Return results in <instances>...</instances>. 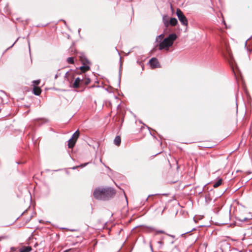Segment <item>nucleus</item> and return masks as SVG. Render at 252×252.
Returning a JSON list of instances; mask_svg holds the SVG:
<instances>
[{
    "mask_svg": "<svg viewBox=\"0 0 252 252\" xmlns=\"http://www.w3.org/2000/svg\"><path fill=\"white\" fill-rule=\"evenodd\" d=\"M115 190L111 188H98L94 191V197L98 200H106L115 194Z\"/></svg>",
    "mask_w": 252,
    "mask_h": 252,
    "instance_id": "obj_1",
    "label": "nucleus"
},
{
    "mask_svg": "<svg viewBox=\"0 0 252 252\" xmlns=\"http://www.w3.org/2000/svg\"><path fill=\"white\" fill-rule=\"evenodd\" d=\"M177 36L175 33H171L166 38H164L158 45L159 50H165L166 51L169 50V47H171L174 41L177 39Z\"/></svg>",
    "mask_w": 252,
    "mask_h": 252,
    "instance_id": "obj_2",
    "label": "nucleus"
},
{
    "mask_svg": "<svg viewBox=\"0 0 252 252\" xmlns=\"http://www.w3.org/2000/svg\"><path fill=\"white\" fill-rule=\"evenodd\" d=\"M176 14L182 25L187 27L188 25V21L182 10L180 8H177Z\"/></svg>",
    "mask_w": 252,
    "mask_h": 252,
    "instance_id": "obj_3",
    "label": "nucleus"
},
{
    "mask_svg": "<svg viewBox=\"0 0 252 252\" xmlns=\"http://www.w3.org/2000/svg\"><path fill=\"white\" fill-rule=\"evenodd\" d=\"M223 54L224 57L228 60L229 63L231 65H233L234 60L231 52L229 50L228 48H226V52L223 53Z\"/></svg>",
    "mask_w": 252,
    "mask_h": 252,
    "instance_id": "obj_4",
    "label": "nucleus"
},
{
    "mask_svg": "<svg viewBox=\"0 0 252 252\" xmlns=\"http://www.w3.org/2000/svg\"><path fill=\"white\" fill-rule=\"evenodd\" d=\"M149 63L153 68H155L159 66V63L156 58H152L150 60Z\"/></svg>",
    "mask_w": 252,
    "mask_h": 252,
    "instance_id": "obj_5",
    "label": "nucleus"
},
{
    "mask_svg": "<svg viewBox=\"0 0 252 252\" xmlns=\"http://www.w3.org/2000/svg\"><path fill=\"white\" fill-rule=\"evenodd\" d=\"M81 82L82 83V79L79 77L76 78L72 85V87L75 89L78 88Z\"/></svg>",
    "mask_w": 252,
    "mask_h": 252,
    "instance_id": "obj_6",
    "label": "nucleus"
},
{
    "mask_svg": "<svg viewBox=\"0 0 252 252\" xmlns=\"http://www.w3.org/2000/svg\"><path fill=\"white\" fill-rule=\"evenodd\" d=\"M252 235V227H249L245 230L244 236L247 237H250Z\"/></svg>",
    "mask_w": 252,
    "mask_h": 252,
    "instance_id": "obj_7",
    "label": "nucleus"
},
{
    "mask_svg": "<svg viewBox=\"0 0 252 252\" xmlns=\"http://www.w3.org/2000/svg\"><path fill=\"white\" fill-rule=\"evenodd\" d=\"M77 140H75L74 139L72 138V137L69 139L68 143V146L69 148H72L74 147L76 141Z\"/></svg>",
    "mask_w": 252,
    "mask_h": 252,
    "instance_id": "obj_8",
    "label": "nucleus"
},
{
    "mask_svg": "<svg viewBox=\"0 0 252 252\" xmlns=\"http://www.w3.org/2000/svg\"><path fill=\"white\" fill-rule=\"evenodd\" d=\"M32 250V248L30 246L23 247L20 249L19 252H30Z\"/></svg>",
    "mask_w": 252,
    "mask_h": 252,
    "instance_id": "obj_9",
    "label": "nucleus"
},
{
    "mask_svg": "<svg viewBox=\"0 0 252 252\" xmlns=\"http://www.w3.org/2000/svg\"><path fill=\"white\" fill-rule=\"evenodd\" d=\"M33 93L36 95H39L41 93V89L39 87H33Z\"/></svg>",
    "mask_w": 252,
    "mask_h": 252,
    "instance_id": "obj_10",
    "label": "nucleus"
},
{
    "mask_svg": "<svg viewBox=\"0 0 252 252\" xmlns=\"http://www.w3.org/2000/svg\"><path fill=\"white\" fill-rule=\"evenodd\" d=\"M170 24L172 26H176L178 23V21L175 18H171L169 21Z\"/></svg>",
    "mask_w": 252,
    "mask_h": 252,
    "instance_id": "obj_11",
    "label": "nucleus"
},
{
    "mask_svg": "<svg viewBox=\"0 0 252 252\" xmlns=\"http://www.w3.org/2000/svg\"><path fill=\"white\" fill-rule=\"evenodd\" d=\"M149 232L155 231L156 234H159V233H165V232L163 230H157L154 228L153 227H149Z\"/></svg>",
    "mask_w": 252,
    "mask_h": 252,
    "instance_id": "obj_12",
    "label": "nucleus"
},
{
    "mask_svg": "<svg viewBox=\"0 0 252 252\" xmlns=\"http://www.w3.org/2000/svg\"><path fill=\"white\" fill-rule=\"evenodd\" d=\"M121 138L120 136H117L115 137V138L114 139V143L116 145H117V146L120 145L121 144Z\"/></svg>",
    "mask_w": 252,
    "mask_h": 252,
    "instance_id": "obj_13",
    "label": "nucleus"
},
{
    "mask_svg": "<svg viewBox=\"0 0 252 252\" xmlns=\"http://www.w3.org/2000/svg\"><path fill=\"white\" fill-rule=\"evenodd\" d=\"M79 136V131L78 130L76 131L72 136V138L74 139L75 140H77Z\"/></svg>",
    "mask_w": 252,
    "mask_h": 252,
    "instance_id": "obj_14",
    "label": "nucleus"
},
{
    "mask_svg": "<svg viewBox=\"0 0 252 252\" xmlns=\"http://www.w3.org/2000/svg\"><path fill=\"white\" fill-rule=\"evenodd\" d=\"M91 82V80L89 78H85V79H82V83L85 85L89 84Z\"/></svg>",
    "mask_w": 252,
    "mask_h": 252,
    "instance_id": "obj_15",
    "label": "nucleus"
},
{
    "mask_svg": "<svg viewBox=\"0 0 252 252\" xmlns=\"http://www.w3.org/2000/svg\"><path fill=\"white\" fill-rule=\"evenodd\" d=\"M221 182H222V180L219 179L217 182H216L214 184L213 187L214 188L218 187L219 186H220L221 185Z\"/></svg>",
    "mask_w": 252,
    "mask_h": 252,
    "instance_id": "obj_16",
    "label": "nucleus"
},
{
    "mask_svg": "<svg viewBox=\"0 0 252 252\" xmlns=\"http://www.w3.org/2000/svg\"><path fill=\"white\" fill-rule=\"evenodd\" d=\"M80 69L83 72H85L87 70H88L90 69V67L89 66L83 65L80 67Z\"/></svg>",
    "mask_w": 252,
    "mask_h": 252,
    "instance_id": "obj_17",
    "label": "nucleus"
},
{
    "mask_svg": "<svg viewBox=\"0 0 252 252\" xmlns=\"http://www.w3.org/2000/svg\"><path fill=\"white\" fill-rule=\"evenodd\" d=\"M205 199L207 203H209L212 200L210 193H208L205 195Z\"/></svg>",
    "mask_w": 252,
    "mask_h": 252,
    "instance_id": "obj_18",
    "label": "nucleus"
},
{
    "mask_svg": "<svg viewBox=\"0 0 252 252\" xmlns=\"http://www.w3.org/2000/svg\"><path fill=\"white\" fill-rule=\"evenodd\" d=\"M164 37V35L163 34H160L156 38V41L157 42H160V41H158V40H162L163 38Z\"/></svg>",
    "mask_w": 252,
    "mask_h": 252,
    "instance_id": "obj_19",
    "label": "nucleus"
},
{
    "mask_svg": "<svg viewBox=\"0 0 252 252\" xmlns=\"http://www.w3.org/2000/svg\"><path fill=\"white\" fill-rule=\"evenodd\" d=\"M67 61L69 63H74V58L73 57H69L67 59Z\"/></svg>",
    "mask_w": 252,
    "mask_h": 252,
    "instance_id": "obj_20",
    "label": "nucleus"
},
{
    "mask_svg": "<svg viewBox=\"0 0 252 252\" xmlns=\"http://www.w3.org/2000/svg\"><path fill=\"white\" fill-rule=\"evenodd\" d=\"M88 164V163H84V164H82L80 165L79 166L73 167L72 168V169H76L78 167H84L86 166Z\"/></svg>",
    "mask_w": 252,
    "mask_h": 252,
    "instance_id": "obj_21",
    "label": "nucleus"
},
{
    "mask_svg": "<svg viewBox=\"0 0 252 252\" xmlns=\"http://www.w3.org/2000/svg\"><path fill=\"white\" fill-rule=\"evenodd\" d=\"M81 60H82V62H83V64H85V63H89V62L88 61V60L87 59H86L85 57L84 58L82 57Z\"/></svg>",
    "mask_w": 252,
    "mask_h": 252,
    "instance_id": "obj_22",
    "label": "nucleus"
},
{
    "mask_svg": "<svg viewBox=\"0 0 252 252\" xmlns=\"http://www.w3.org/2000/svg\"><path fill=\"white\" fill-rule=\"evenodd\" d=\"M158 244L159 245V248H160L162 247L163 244V242L162 241V239L158 242Z\"/></svg>",
    "mask_w": 252,
    "mask_h": 252,
    "instance_id": "obj_23",
    "label": "nucleus"
},
{
    "mask_svg": "<svg viewBox=\"0 0 252 252\" xmlns=\"http://www.w3.org/2000/svg\"><path fill=\"white\" fill-rule=\"evenodd\" d=\"M241 221H246L249 220L247 218H240L238 219Z\"/></svg>",
    "mask_w": 252,
    "mask_h": 252,
    "instance_id": "obj_24",
    "label": "nucleus"
},
{
    "mask_svg": "<svg viewBox=\"0 0 252 252\" xmlns=\"http://www.w3.org/2000/svg\"><path fill=\"white\" fill-rule=\"evenodd\" d=\"M40 83V80H34L33 81V83L35 85H38Z\"/></svg>",
    "mask_w": 252,
    "mask_h": 252,
    "instance_id": "obj_25",
    "label": "nucleus"
},
{
    "mask_svg": "<svg viewBox=\"0 0 252 252\" xmlns=\"http://www.w3.org/2000/svg\"><path fill=\"white\" fill-rule=\"evenodd\" d=\"M68 75H69V73L68 72H67L65 74V78H67L68 77Z\"/></svg>",
    "mask_w": 252,
    "mask_h": 252,
    "instance_id": "obj_26",
    "label": "nucleus"
},
{
    "mask_svg": "<svg viewBox=\"0 0 252 252\" xmlns=\"http://www.w3.org/2000/svg\"><path fill=\"white\" fill-rule=\"evenodd\" d=\"M58 77V74H56V75H55V79H57Z\"/></svg>",
    "mask_w": 252,
    "mask_h": 252,
    "instance_id": "obj_27",
    "label": "nucleus"
},
{
    "mask_svg": "<svg viewBox=\"0 0 252 252\" xmlns=\"http://www.w3.org/2000/svg\"><path fill=\"white\" fill-rule=\"evenodd\" d=\"M70 250H66L65 251H64L63 252H68V251H69Z\"/></svg>",
    "mask_w": 252,
    "mask_h": 252,
    "instance_id": "obj_28",
    "label": "nucleus"
},
{
    "mask_svg": "<svg viewBox=\"0 0 252 252\" xmlns=\"http://www.w3.org/2000/svg\"><path fill=\"white\" fill-rule=\"evenodd\" d=\"M170 236H171L172 237H174V236H173V235H170Z\"/></svg>",
    "mask_w": 252,
    "mask_h": 252,
    "instance_id": "obj_29",
    "label": "nucleus"
},
{
    "mask_svg": "<svg viewBox=\"0 0 252 252\" xmlns=\"http://www.w3.org/2000/svg\"><path fill=\"white\" fill-rule=\"evenodd\" d=\"M246 45H247V41L245 43V46H246Z\"/></svg>",
    "mask_w": 252,
    "mask_h": 252,
    "instance_id": "obj_30",
    "label": "nucleus"
},
{
    "mask_svg": "<svg viewBox=\"0 0 252 252\" xmlns=\"http://www.w3.org/2000/svg\"><path fill=\"white\" fill-rule=\"evenodd\" d=\"M94 87V86H92L91 87V88H93V87Z\"/></svg>",
    "mask_w": 252,
    "mask_h": 252,
    "instance_id": "obj_31",
    "label": "nucleus"
}]
</instances>
